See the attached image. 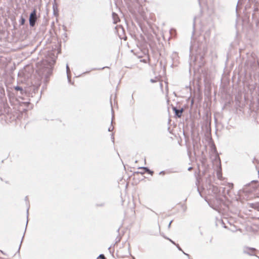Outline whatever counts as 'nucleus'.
<instances>
[{
	"instance_id": "nucleus-8",
	"label": "nucleus",
	"mask_w": 259,
	"mask_h": 259,
	"mask_svg": "<svg viewBox=\"0 0 259 259\" xmlns=\"http://www.w3.org/2000/svg\"><path fill=\"white\" fill-rule=\"evenodd\" d=\"M15 89L16 90V91H22V88L19 87V86H17L15 88Z\"/></svg>"
},
{
	"instance_id": "nucleus-7",
	"label": "nucleus",
	"mask_w": 259,
	"mask_h": 259,
	"mask_svg": "<svg viewBox=\"0 0 259 259\" xmlns=\"http://www.w3.org/2000/svg\"><path fill=\"white\" fill-rule=\"evenodd\" d=\"M141 61L142 62H144V63H149L150 61V60L149 58H148L147 61L145 59H143V60H141Z\"/></svg>"
},
{
	"instance_id": "nucleus-9",
	"label": "nucleus",
	"mask_w": 259,
	"mask_h": 259,
	"mask_svg": "<svg viewBox=\"0 0 259 259\" xmlns=\"http://www.w3.org/2000/svg\"><path fill=\"white\" fill-rule=\"evenodd\" d=\"M151 81L153 82H155V81H154V80H152V79L151 80Z\"/></svg>"
},
{
	"instance_id": "nucleus-2",
	"label": "nucleus",
	"mask_w": 259,
	"mask_h": 259,
	"mask_svg": "<svg viewBox=\"0 0 259 259\" xmlns=\"http://www.w3.org/2000/svg\"><path fill=\"white\" fill-rule=\"evenodd\" d=\"M141 169L143 170V171L140 172L141 174H144L146 172H147L148 173H149L151 175H152V174H153V171L150 170L146 167H143V168H142Z\"/></svg>"
},
{
	"instance_id": "nucleus-5",
	"label": "nucleus",
	"mask_w": 259,
	"mask_h": 259,
	"mask_svg": "<svg viewBox=\"0 0 259 259\" xmlns=\"http://www.w3.org/2000/svg\"><path fill=\"white\" fill-rule=\"evenodd\" d=\"M25 20L24 19V18L22 17L21 19V21H20V24L21 25H24L25 23Z\"/></svg>"
},
{
	"instance_id": "nucleus-4",
	"label": "nucleus",
	"mask_w": 259,
	"mask_h": 259,
	"mask_svg": "<svg viewBox=\"0 0 259 259\" xmlns=\"http://www.w3.org/2000/svg\"><path fill=\"white\" fill-rule=\"evenodd\" d=\"M255 249L253 248H246V251L249 252L250 251L251 253H253L255 251Z\"/></svg>"
},
{
	"instance_id": "nucleus-3",
	"label": "nucleus",
	"mask_w": 259,
	"mask_h": 259,
	"mask_svg": "<svg viewBox=\"0 0 259 259\" xmlns=\"http://www.w3.org/2000/svg\"><path fill=\"white\" fill-rule=\"evenodd\" d=\"M175 111L176 114L179 117H180L182 115L183 110H178L176 108L174 109Z\"/></svg>"
},
{
	"instance_id": "nucleus-6",
	"label": "nucleus",
	"mask_w": 259,
	"mask_h": 259,
	"mask_svg": "<svg viewBox=\"0 0 259 259\" xmlns=\"http://www.w3.org/2000/svg\"><path fill=\"white\" fill-rule=\"evenodd\" d=\"M98 259H106V257H105L104 255L100 254L98 257Z\"/></svg>"
},
{
	"instance_id": "nucleus-1",
	"label": "nucleus",
	"mask_w": 259,
	"mask_h": 259,
	"mask_svg": "<svg viewBox=\"0 0 259 259\" xmlns=\"http://www.w3.org/2000/svg\"><path fill=\"white\" fill-rule=\"evenodd\" d=\"M36 20H37L36 11L35 9H34L30 15V17H29L30 25L32 27L34 26L35 24Z\"/></svg>"
}]
</instances>
